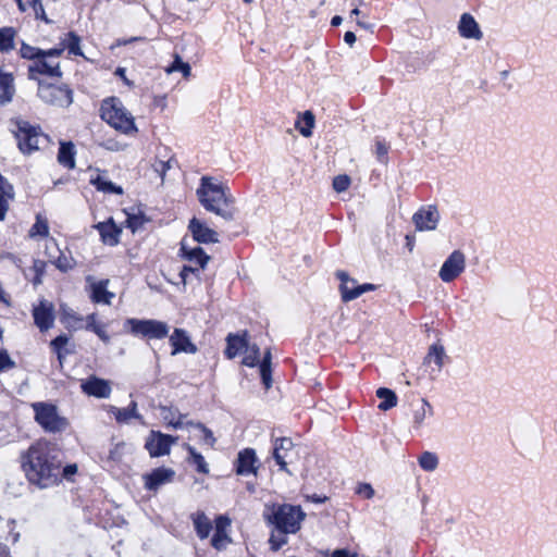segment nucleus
<instances>
[{
  "label": "nucleus",
  "mask_w": 557,
  "mask_h": 557,
  "mask_svg": "<svg viewBox=\"0 0 557 557\" xmlns=\"http://www.w3.org/2000/svg\"><path fill=\"white\" fill-rule=\"evenodd\" d=\"M22 467L30 483L47 488L55 484L61 475V462L51 449L41 443L29 447L23 456Z\"/></svg>",
  "instance_id": "obj_1"
},
{
  "label": "nucleus",
  "mask_w": 557,
  "mask_h": 557,
  "mask_svg": "<svg viewBox=\"0 0 557 557\" xmlns=\"http://www.w3.org/2000/svg\"><path fill=\"white\" fill-rule=\"evenodd\" d=\"M196 196L200 205L225 221H233L238 212L236 199L227 185L212 176H202Z\"/></svg>",
  "instance_id": "obj_2"
},
{
  "label": "nucleus",
  "mask_w": 557,
  "mask_h": 557,
  "mask_svg": "<svg viewBox=\"0 0 557 557\" xmlns=\"http://www.w3.org/2000/svg\"><path fill=\"white\" fill-rule=\"evenodd\" d=\"M263 518L270 524H273L276 531L294 534L300 529L305 513L300 507L286 504H267L263 510Z\"/></svg>",
  "instance_id": "obj_3"
},
{
  "label": "nucleus",
  "mask_w": 557,
  "mask_h": 557,
  "mask_svg": "<svg viewBox=\"0 0 557 557\" xmlns=\"http://www.w3.org/2000/svg\"><path fill=\"white\" fill-rule=\"evenodd\" d=\"M101 117L116 131L125 135L138 132L134 116L126 110L119 98L104 99L101 104Z\"/></svg>",
  "instance_id": "obj_4"
},
{
  "label": "nucleus",
  "mask_w": 557,
  "mask_h": 557,
  "mask_svg": "<svg viewBox=\"0 0 557 557\" xmlns=\"http://www.w3.org/2000/svg\"><path fill=\"white\" fill-rule=\"evenodd\" d=\"M13 134L17 140L20 150L23 153H32L39 149L47 138L38 126L32 125L28 121L14 119L11 121Z\"/></svg>",
  "instance_id": "obj_5"
},
{
  "label": "nucleus",
  "mask_w": 557,
  "mask_h": 557,
  "mask_svg": "<svg viewBox=\"0 0 557 557\" xmlns=\"http://www.w3.org/2000/svg\"><path fill=\"white\" fill-rule=\"evenodd\" d=\"M32 408L35 412L36 422L47 432L55 433L66 429L67 420L61 417L57 406L49 403H34Z\"/></svg>",
  "instance_id": "obj_6"
},
{
  "label": "nucleus",
  "mask_w": 557,
  "mask_h": 557,
  "mask_svg": "<svg viewBox=\"0 0 557 557\" xmlns=\"http://www.w3.org/2000/svg\"><path fill=\"white\" fill-rule=\"evenodd\" d=\"M63 51L64 48L45 50L39 58L28 66L29 77L36 78V75L61 76L60 62L58 59Z\"/></svg>",
  "instance_id": "obj_7"
},
{
  "label": "nucleus",
  "mask_w": 557,
  "mask_h": 557,
  "mask_svg": "<svg viewBox=\"0 0 557 557\" xmlns=\"http://www.w3.org/2000/svg\"><path fill=\"white\" fill-rule=\"evenodd\" d=\"M126 324L131 326V331L135 335H140L149 339H162L168 336L170 326L159 320H139L128 319Z\"/></svg>",
  "instance_id": "obj_8"
},
{
  "label": "nucleus",
  "mask_w": 557,
  "mask_h": 557,
  "mask_svg": "<svg viewBox=\"0 0 557 557\" xmlns=\"http://www.w3.org/2000/svg\"><path fill=\"white\" fill-rule=\"evenodd\" d=\"M38 96L46 103L61 108L69 107L73 101L72 90L66 86L40 84Z\"/></svg>",
  "instance_id": "obj_9"
},
{
  "label": "nucleus",
  "mask_w": 557,
  "mask_h": 557,
  "mask_svg": "<svg viewBox=\"0 0 557 557\" xmlns=\"http://www.w3.org/2000/svg\"><path fill=\"white\" fill-rule=\"evenodd\" d=\"M466 268V257L460 250L453 251L440 269L438 276L449 283L456 280Z\"/></svg>",
  "instance_id": "obj_10"
},
{
  "label": "nucleus",
  "mask_w": 557,
  "mask_h": 557,
  "mask_svg": "<svg viewBox=\"0 0 557 557\" xmlns=\"http://www.w3.org/2000/svg\"><path fill=\"white\" fill-rule=\"evenodd\" d=\"M176 437L163 434L161 432L151 431L145 447L151 457H160L169 455L171 446L176 442Z\"/></svg>",
  "instance_id": "obj_11"
},
{
  "label": "nucleus",
  "mask_w": 557,
  "mask_h": 557,
  "mask_svg": "<svg viewBox=\"0 0 557 557\" xmlns=\"http://www.w3.org/2000/svg\"><path fill=\"white\" fill-rule=\"evenodd\" d=\"M33 318L35 325L40 332H47L54 324V306L51 301L41 299L38 305L33 307Z\"/></svg>",
  "instance_id": "obj_12"
},
{
  "label": "nucleus",
  "mask_w": 557,
  "mask_h": 557,
  "mask_svg": "<svg viewBox=\"0 0 557 557\" xmlns=\"http://www.w3.org/2000/svg\"><path fill=\"white\" fill-rule=\"evenodd\" d=\"M46 255L50 262H52L60 271L66 272L75 264L71 255H66L60 250L54 238H48L46 243Z\"/></svg>",
  "instance_id": "obj_13"
},
{
  "label": "nucleus",
  "mask_w": 557,
  "mask_h": 557,
  "mask_svg": "<svg viewBox=\"0 0 557 557\" xmlns=\"http://www.w3.org/2000/svg\"><path fill=\"white\" fill-rule=\"evenodd\" d=\"M231 528V520L226 516H218L214 520V534L211 539V545L222 550L232 542L228 530Z\"/></svg>",
  "instance_id": "obj_14"
},
{
  "label": "nucleus",
  "mask_w": 557,
  "mask_h": 557,
  "mask_svg": "<svg viewBox=\"0 0 557 557\" xmlns=\"http://www.w3.org/2000/svg\"><path fill=\"white\" fill-rule=\"evenodd\" d=\"M294 444L290 438H278L274 443L273 457L281 470L287 471V465L293 462Z\"/></svg>",
  "instance_id": "obj_15"
},
{
  "label": "nucleus",
  "mask_w": 557,
  "mask_h": 557,
  "mask_svg": "<svg viewBox=\"0 0 557 557\" xmlns=\"http://www.w3.org/2000/svg\"><path fill=\"white\" fill-rule=\"evenodd\" d=\"M175 471L171 468H157L144 475L145 487L149 491H157L160 486L171 483L174 480Z\"/></svg>",
  "instance_id": "obj_16"
},
{
  "label": "nucleus",
  "mask_w": 557,
  "mask_h": 557,
  "mask_svg": "<svg viewBox=\"0 0 557 557\" xmlns=\"http://www.w3.org/2000/svg\"><path fill=\"white\" fill-rule=\"evenodd\" d=\"M440 220V213L435 207L429 206L420 209L413 215V222L419 231H433Z\"/></svg>",
  "instance_id": "obj_17"
},
{
  "label": "nucleus",
  "mask_w": 557,
  "mask_h": 557,
  "mask_svg": "<svg viewBox=\"0 0 557 557\" xmlns=\"http://www.w3.org/2000/svg\"><path fill=\"white\" fill-rule=\"evenodd\" d=\"M170 343L173 347L172 355H177L181 352L185 354H196L197 346L190 341L187 332L182 329H175L172 335L170 336Z\"/></svg>",
  "instance_id": "obj_18"
},
{
  "label": "nucleus",
  "mask_w": 557,
  "mask_h": 557,
  "mask_svg": "<svg viewBox=\"0 0 557 557\" xmlns=\"http://www.w3.org/2000/svg\"><path fill=\"white\" fill-rule=\"evenodd\" d=\"M188 228L196 242L201 244L218 243V233L196 218L189 222Z\"/></svg>",
  "instance_id": "obj_19"
},
{
  "label": "nucleus",
  "mask_w": 557,
  "mask_h": 557,
  "mask_svg": "<svg viewBox=\"0 0 557 557\" xmlns=\"http://www.w3.org/2000/svg\"><path fill=\"white\" fill-rule=\"evenodd\" d=\"M84 393L98 398H108L111 394V386L109 381L90 376L82 383Z\"/></svg>",
  "instance_id": "obj_20"
},
{
  "label": "nucleus",
  "mask_w": 557,
  "mask_h": 557,
  "mask_svg": "<svg viewBox=\"0 0 557 557\" xmlns=\"http://www.w3.org/2000/svg\"><path fill=\"white\" fill-rule=\"evenodd\" d=\"M458 30L461 37L467 39L480 40L483 36L479 24L469 13H463L458 24Z\"/></svg>",
  "instance_id": "obj_21"
},
{
  "label": "nucleus",
  "mask_w": 557,
  "mask_h": 557,
  "mask_svg": "<svg viewBox=\"0 0 557 557\" xmlns=\"http://www.w3.org/2000/svg\"><path fill=\"white\" fill-rule=\"evenodd\" d=\"M257 456L256 451L251 448H246L238 454L236 472L240 475L255 474Z\"/></svg>",
  "instance_id": "obj_22"
},
{
  "label": "nucleus",
  "mask_w": 557,
  "mask_h": 557,
  "mask_svg": "<svg viewBox=\"0 0 557 557\" xmlns=\"http://www.w3.org/2000/svg\"><path fill=\"white\" fill-rule=\"evenodd\" d=\"M96 228L99 231L104 244L114 246L119 243L121 230L114 224L112 219H109L107 222L98 223Z\"/></svg>",
  "instance_id": "obj_23"
},
{
  "label": "nucleus",
  "mask_w": 557,
  "mask_h": 557,
  "mask_svg": "<svg viewBox=\"0 0 557 557\" xmlns=\"http://www.w3.org/2000/svg\"><path fill=\"white\" fill-rule=\"evenodd\" d=\"M14 198L13 186L0 174V221L5 219L9 210V200Z\"/></svg>",
  "instance_id": "obj_24"
},
{
  "label": "nucleus",
  "mask_w": 557,
  "mask_h": 557,
  "mask_svg": "<svg viewBox=\"0 0 557 557\" xmlns=\"http://www.w3.org/2000/svg\"><path fill=\"white\" fill-rule=\"evenodd\" d=\"M160 416L163 421L174 429L188 428V421H185L186 416L177 412L173 408L165 406L160 407Z\"/></svg>",
  "instance_id": "obj_25"
},
{
  "label": "nucleus",
  "mask_w": 557,
  "mask_h": 557,
  "mask_svg": "<svg viewBox=\"0 0 557 557\" xmlns=\"http://www.w3.org/2000/svg\"><path fill=\"white\" fill-rule=\"evenodd\" d=\"M191 520L198 537L200 540L208 539L212 530V523L207 515L202 511H197L191 515Z\"/></svg>",
  "instance_id": "obj_26"
},
{
  "label": "nucleus",
  "mask_w": 557,
  "mask_h": 557,
  "mask_svg": "<svg viewBox=\"0 0 557 557\" xmlns=\"http://www.w3.org/2000/svg\"><path fill=\"white\" fill-rule=\"evenodd\" d=\"M109 280H102L91 284V298L95 302L110 305L114 294L108 290Z\"/></svg>",
  "instance_id": "obj_27"
},
{
  "label": "nucleus",
  "mask_w": 557,
  "mask_h": 557,
  "mask_svg": "<svg viewBox=\"0 0 557 557\" xmlns=\"http://www.w3.org/2000/svg\"><path fill=\"white\" fill-rule=\"evenodd\" d=\"M182 255L185 259L188 261L198 264L200 269H205L208 261L210 260V257L203 251L200 247H195L191 249H188L186 245L183 243L181 247Z\"/></svg>",
  "instance_id": "obj_28"
},
{
  "label": "nucleus",
  "mask_w": 557,
  "mask_h": 557,
  "mask_svg": "<svg viewBox=\"0 0 557 557\" xmlns=\"http://www.w3.org/2000/svg\"><path fill=\"white\" fill-rule=\"evenodd\" d=\"M13 81L11 74L0 71V106L12 100L15 91Z\"/></svg>",
  "instance_id": "obj_29"
},
{
  "label": "nucleus",
  "mask_w": 557,
  "mask_h": 557,
  "mask_svg": "<svg viewBox=\"0 0 557 557\" xmlns=\"http://www.w3.org/2000/svg\"><path fill=\"white\" fill-rule=\"evenodd\" d=\"M227 346L225 349V355L228 359L235 358L239 352H243L245 346H247L248 341L246 338V333L240 335L230 334L227 336Z\"/></svg>",
  "instance_id": "obj_30"
},
{
  "label": "nucleus",
  "mask_w": 557,
  "mask_h": 557,
  "mask_svg": "<svg viewBox=\"0 0 557 557\" xmlns=\"http://www.w3.org/2000/svg\"><path fill=\"white\" fill-rule=\"evenodd\" d=\"M61 322L69 330H79L84 327V318L69 307L61 308Z\"/></svg>",
  "instance_id": "obj_31"
},
{
  "label": "nucleus",
  "mask_w": 557,
  "mask_h": 557,
  "mask_svg": "<svg viewBox=\"0 0 557 557\" xmlns=\"http://www.w3.org/2000/svg\"><path fill=\"white\" fill-rule=\"evenodd\" d=\"M90 183L100 191L107 194H117L121 195L123 193L122 187L116 186L111 181L107 180V177L102 174H97L96 177L90 178Z\"/></svg>",
  "instance_id": "obj_32"
},
{
  "label": "nucleus",
  "mask_w": 557,
  "mask_h": 557,
  "mask_svg": "<svg viewBox=\"0 0 557 557\" xmlns=\"http://www.w3.org/2000/svg\"><path fill=\"white\" fill-rule=\"evenodd\" d=\"M113 412L116 421L121 423H126L132 418H135L140 422H144L143 417L137 412V404L135 401H132L129 407L127 408H114Z\"/></svg>",
  "instance_id": "obj_33"
},
{
  "label": "nucleus",
  "mask_w": 557,
  "mask_h": 557,
  "mask_svg": "<svg viewBox=\"0 0 557 557\" xmlns=\"http://www.w3.org/2000/svg\"><path fill=\"white\" fill-rule=\"evenodd\" d=\"M376 396L382 401L379 405V409L382 411L389 410L397 405V396L396 394L386 387H380L376 389Z\"/></svg>",
  "instance_id": "obj_34"
},
{
  "label": "nucleus",
  "mask_w": 557,
  "mask_h": 557,
  "mask_svg": "<svg viewBox=\"0 0 557 557\" xmlns=\"http://www.w3.org/2000/svg\"><path fill=\"white\" fill-rule=\"evenodd\" d=\"M58 161L69 169H73L75 166L74 145L72 143L61 144L58 153Z\"/></svg>",
  "instance_id": "obj_35"
},
{
  "label": "nucleus",
  "mask_w": 557,
  "mask_h": 557,
  "mask_svg": "<svg viewBox=\"0 0 557 557\" xmlns=\"http://www.w3.org/2000/svg\"><path fill=\"white\" fill-rule=\"evenodd\" d=\"M183 447L189 454L188 461L196 466L198 472L207 474L209 472V466L206 462L203 456L189 444H184Z\"/></svg>",
  "instance_id": "obj_36"
},
{
  "label": "nucleus",
  "mask_w": 557,
  "mask_h": 557,
  "mask_svg": "<svg viewBox=\"0 0 557 557\" xmlns=\"http://www.w3.org/2000/svg\"><path fill=\"white\" fill-rule=\"evenodd\" d=\"M60 46V48H64V50L67 49L70 54L83 55L81 38L73 32L69 33L65 38L61 40Z\"/></svg>",
  "instance_id": "obj_37"
},
{
  "label": "nucleus",
  "mask_w": 557,
  "mask_h": 557,
  "mask_svg": "<svg viewBox=\"0 0 557 557\" xmlns=\"http://www.w3.org/2000/svg\"><path fill=\"white\" fill-rule=\"evenodd\" d=\"M295 126L304 137H310L314 127V115L312 112L306 111L301 119L296 122Z\"/></svg>",
  "instance_id": "obj_38"
},
{
  "label": "nucleus",
  "mask_w": 557,
  "mask_h": 557,
  "mask_svg": "<svg viewBox=\"0 0 557 557\" xmlns=\"http://www.w3.org/2000/svg\"><path fill=\"white\" fill-rule=\"evenodd\" d=\"M15 30L12 27L0 28V51L9 52L14 49Z\"/></svg>",
  "instance_id": "obj_39"
},
{
  "label": "nucleus",
  "mask_w": 557,
  "mask_h": 557,
  "mask_svg": "<svg viewBox=\"0 0 557 557\" xmlns=\"http://www.w3.org/2000/svg\"><path fill=\"white\" fill-rule=\"evenodd\" d=\"M243 364L247 367H255L260 361V349L256 344H247L244 350Z\"/></svg>",
  "instance_id": "obj_40"
},
{
  "label": "nucleus",
  "mask_w": 557,
  "mask_h": 557,
  "mask_svg": "<svg viewBox=\"0 0 557 557\" xmlns=\"http://www.w3.org/2000/svg\"><path fill=\"white\" fill-rule=\"evenodd\" d=\"M132 210L133 212L127 210L124 211L126 214V224L127 227L132 230V232H136L143 227V225L147 222V219L139 210H137V212H135L134 209Z\"/></svg>",
  "instance_id": "obj_41"
},
{
  "label": "nucleus",
  "mask_w": 557,
  "mask_h": 557,
  "mask_svg": "<svg viewBox=\"0 0 557 557\" xmlns=\"http://www.w3.org/2000/svg\"><path fill=\"white\" fill-rule=\"evenodd\" d=\"M271 352L268 350L260 362V374L262 382L265 386V388L271 387L272 385V379H271Z\"/></svg>",
  "instance_id": "obj_42"
},
{
  "label": "nucleus",
  "mask_w": 557,
  "mask_h": 557,
  "mask_svg": "<svg viewBox=\"0 0 557 557\" xmlns=\"http://www.w3.org/2000/svg\"><path fill=\"white\" fill-rule=\"evenodd\" d=\"M444 356V348L442 346L433 345L430 347L429 354L425 357V361L429 364L434 363L436 366V369L440 370L443 366Z\"/></svg>",
  "instance_id": "obj_43"
},
{
  "label": "nucleus",
  "mask_w": 557,
  "mask_h": 557,
  "mask_svg": "<svg viewBox=\"0 0 557 557\" xmlns=\"http://www.w3.org/2000/svg\"><path fill=\"white\" fill-rule=\"evenodd\" d=\"M419 466L425 471H434L438 466V457L431 451H424L418 459Z\"/></svg>",
  "instance_id": "obj_44"
},
{
  "label": "nucleus",
  "mask_w": 557,
  "mask_h": 557,
  "mask_svg": "<svg viewBox=\"0 0 557 557\" xmlns=\"http://www.w3.org/2000/svg\"><path fill=\"white\" fill-rule=\"evenodd\" d=\"M431 411L432 408L430 404L426 400L422 399L420 406L417 407L416 410L413 411V426L416 429H419L423 424L428 413H431Z\"/></svg>",
  "instance_id": "obj_45"
},
{
  "label": "nucleus",
  "mask_w": 557,
  "mask_h": 557,
  "mask_svg": "<svg viewBox=\"0 0 557 557\" xmlns=\"http://www.w3.org/2000/svg\"><path fill=\"white\" fill-rule=\"evenodd\" d=\"M190 65L186 62H183L182 58L178 54L174 55L173 63L165 70L168 74H171L173 72H182L184 77H188L190 75Z\"/></svg>",
  "instance_id": "obj_46"
},
{
  "label": "nucleus",
  "mask_w": 557,
  "mask_h": 557,
  "mask_svg": "<svg viewBox=\"0 0 557 557\" xmlns=\"http://www.w3.org/2000/svg\"><path fill=\"white\" fill-rule=\"evenodd\" d=\"M188 426L195 428L201 432L202 441L206 445H208L211 448L214 446L215 437L213 436V433L211 432V430H209L201 423H195L193 421H188Z\"/></svg>",
  "instance_id": "obj_47"
},
{
  "label": "nucleus",
  "mask_w": 557,
  "mask_h": 557,
  "mask_svg": "<svg viewBox=\"0 0 557 557\" xmlns=\"http://www.w3.org/2000/svg\"><path fill=\"white\" fill-rule=\"evenodd\" d=\"M37 235L46 236V237L49 235L48 223L45 219L40 218L39 215L37 216L35 224L32 226V228L29 231L30 237H34Z\"/></svg>",
  "instance_id": "obj_48"
},
{
  "label": "nucleus",
  "mask_w": 557,
  "mask_h": 557,
  "mask_svg": "<svg viewBox=\"0 0 557 557\" xmlns=\"http://www.w3.org/2000/svg\"><path fill=\"white\" fill-rule=\"evenodd\" d=\"M171 168H172V158H170L166 161L157 158L154 160V162L152 163V169L158 174V176L161 178L162 183L164 181V176H165L166 172Z\"/></svg>",
  "instance_id": "obj_49"
},
{
  "label": "nucleus",
  "mask_w": 557,
  "mask_h": 557,
  "mask_svg": "<svg viewBox=\"0 0 557 557\" xmlns=\"http://www.w3.org/2000/svg\"><path fill=\"white\" fill-rule=\"evenodd\" d=\"M69 343V337L64 334L57 336L53 341H51L50 345L53 351L58 355V359L62 362L64 357L63 347Z\"/></svg>",
  "instance_id": "obj_50"
},
{
  "label": "nucleus",
  "mask_w": 557,
  "mask_h": 557,
  "mask_svg": "<svg viewBox=\"0 0 557 557\" xmlns=\"http://www.w3.org/2000/svg\"><path fill=\"white\" fill-rule=\"evenodd\" d=\"M44 51L45 50H41L39 48L29 46L27 44H23L21 49H20V54H21L22 58L28 59V60H33V62H34L35 60H37V58H39V55Z\"/></svg>",
  "instance_id": "obj_51"
},
{
  "label": "nucleus",
  "mask_w": 557,
  "mask_h": 557,
  "mask_svg": "<svg viewBox=\"0 0 557 557\" xmlns=\"http://www.w3.org/2000/svg\"><path fill=\"white\" fill-rule=\"evenodd\" d=\"M288 533H282L281 531L272 532L269 543L273 550H278L283 545L287 543Z\"/></svg>",
  "instance_id": "obj_52"
},
{
  "label": "nucleus",
  "mask_w": 557,
  "mask_h": 557,
  "mask_svg": "<svg viewBox=\"0 0 557 557\" xmlns=\"http://www.w3.org/2000/svg\"><path fill=\"white\" fill-rule=\"evenodd\" d=\"M15 361L10 357L7 349L0 347V371H8L15 368Z\"/></svg>",
  "instance_id": "obj_53"
},
{
  "label": "nucleus",
  "mask_w": 557,
  "mask_h": 557,
  "mask_svg": "<svg viewBox=\"0 0 557 557\" xmlns=\"http://www.w3.org/2000/svg\"><path fill=\"white\" fill-rule=\"evenodd\" d=\"M350 185V177L347 175H338L333 180V188L337 193L345 191Z\"/></svg>",
  "instance_id": "obj_54"
},
{
  "label": "nucleus",
  "mask_w": 557,
  "mask_h": 557,
  "mask_svg": "<svg viewBox=\"0 0 557 557\" xmlns=\"http://www.w3.org/2000/svg\"><path fill=\"white\" fill-rule=\"evenodd\" d=\"M356 493L366 499H371L374 496V490L368 483L358 484V486L356 488Z\"/></svg>",
  "instance_id": "obj_55"
},
{
  "label": "nucleus",
  "mask_w": 557,
  "mask_h": 557,
  "mask_svg": "<svg viewBox=\"0 0 557 557\" xmlns=\"http://www.w3.org/2000/svg\"><path fill=\"white\" fill-rule=\"evenodd\" d=\"M339 289H341V294H342V299L343 301L345 302H348V301H351L354 300L355 298H346V296L348 295H351L354 293H356L357 290V285H351V284H341L339 285Z\"/></svg>",
  "instance_id": "obj_56"
},
{
  "label": "nucleus",
  "mask_w": 557,
  "mask_h": 557,
  "mask_svg": "<svg viewBox=\"0 0 557 557\" xmlns=\"http://www.w3.org/2000/svg\"><path fill=\"white\" fill-rule=\"evenodd\" d=\"M102 146L110 151H123L126 148L125 144H122L114 139L106 140Z\"/></svg>",
  "instance_id": "obj_57"
},
{
  "label": "nucleus",
  "mask_w": 557,
  "mask_h": 557,
  "mask_svg": "<svg viewBox=\"0 0 557 557\" xmlns=\"http://www.w3.org/2000/svg\"><path fill=\"white\" fill-rule=\"evenodd\" d=\"M375 289V286L373 284H362V285H357V290L356 293L351 294V295H347L346 298H358L359 296H361L363 293L366 292H370V290H373Z\"/></svg>",
  "instance_id": "obj_58"
},
{
  "label": "nucleus",
  "mask_w": 557,
  "mask_h": 557,
  "mask_svg": "<svg viewBox=\"0 0 557 557\" xmlns=\"http://www.w3.org/2000/svg\"><path fill=\"white\" fill-rule=\"evenodd\" d=\"M388 147L383 141H376L375 144V153L380 161H384L385 156L387 154Z\"/></svg>",
  "instance_id": "obj_59"
},
{
  "label": "nucleus",
  "mask_w": 557,
  "mask_h": 557,
  "mask_svg": "<svg viewBox=\"0 0 557 557\" xmlns=\"http://www.w3.org/2000/svg\"><path fill=\"white\" fill-rule=\"evenodd\" d=\"M196 272H198L197 268H194L191 265H184L182 271H181V273H180L183 283L186 284L189 274H194Z\"/></svg>",
  "instance_id": "obj_60"
},
{
  "label": "nucleus",
  "mask_w": 557,
  "mask_h": 557,
  "mask_svg": "<svg viewBox=\"0 0 557 557\" xmlns=\"http://www.w3.org/2000/svg\"><path fill=\"white\" fill-rule=\"evenodd\" d=\"M124 447H125L124 444L115 445L114 448L110 450L109 458L112 459V460H119L121 458V456H122Z\"/></svg>",
  "instance_id": "obj_61"
},
{
  "label": "nucleus",
  "mask_w": 557,
  "mask_h": 557,
  "mask_svg": "<svg viewBox=\"0 0 557 557\" xmlns=\"http://www.w3.org/2000/svg\"><path fill=\"white\" fill-rule=\"evenodd\" d=\"M86 329L89 330V331H95L100 324H98L96 322V314L95 313H91L89 315L86 317Z\"/></svg>",
  "instance_id": "obj_62"
},
{
  "label": "nucleus",
  "mask_w": 557,
  "mask_h": 557,
  "mask_svg": "<svg viewBox=\"0 0 557 557\" xmlns=\"http://www.w3.org/2000/svg\"><path fill=\"white\" fill-rule=\"evenodd\" d=\"M94 333H96L98 335V337L106 344H108L110 342V336L108 335V333L106 332L104 330V326L103 325H99L95 331Z\"/></svg>",
  "instance_id": "obj_63"
},
{
  "label": "nucleus",
  "mask_w": 557,
  "mask_h": 557,
  "mask_svg": "<svg viewBox=\"0 0 557 557\" xmlns=\"http://www.w3.org/2000/svg\"><path fill=\"white\" fill-rule=\"evenodd\" d=\"M336 276L338 277V280L341 281V284H351V285H355L356 284V281L354 278H350L348 276V274L344 271H338L336 273Z\"/></svg>",
  "instance_id": "obj_64"
}]
</instances>
